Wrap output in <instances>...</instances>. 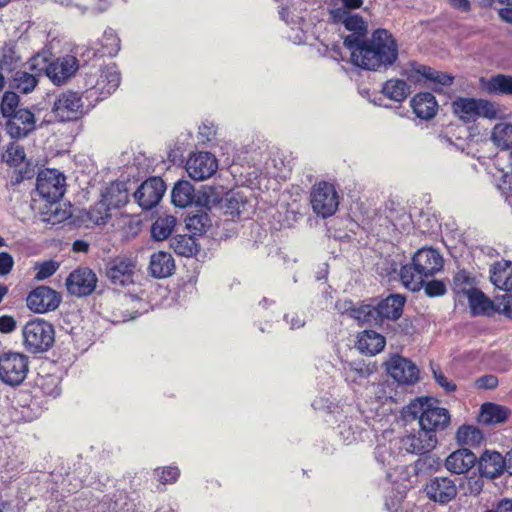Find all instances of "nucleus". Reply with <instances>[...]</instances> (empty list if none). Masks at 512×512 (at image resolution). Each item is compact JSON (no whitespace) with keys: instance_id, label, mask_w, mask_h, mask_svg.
Masks as SVG:
<instances>
[{"instance_id":"bb28decb","label":"nucleus","mask_w":512,"mask_h":512,"mask_svg":"<svg viewBox=\"0 0 512 512\" xmlns=\"http://www.w3.org/2000/svg\"><path fill=\"white\" fill-rule=\"evenodd\" d=\"M411 107L418 118L430 120L436 116L438 103L432 93L422 92L411 99Z\"/></svg>"},{"instance_id":"7c9ffc66","label":"nucleus","mask_w":512,"mask_h":512,"mask_svg":"<svg viewBox=\"0 0 512 512\" xmlns=\"http://www.w3.org/2000/svg\"><path fill=\"white\" fill-rule=\"evenodd\" d=\"M174 269L175 263L170 253L159 251L151 255L149 271L153 277L166 278L173 273Z\"/></svg>"},{"instance_id":"8fccbe9b","label":"nucleus","mask_w":512,"mask_h":512,"mask_svg":"<svg viewBox=\"0 0 512 512\" xmlns=\"http://www.w3.org/2000/svg\"><path fill=\"white\" fill-rule=\"evenodd\" d=\"M220 201V195L215 187L205 186L203 187L200 195L197 197V205L211 208Z\"/></svg>"},{"instance_id":"ea45409f","label":"nucleus","mask_w":512,"mask_h":512,"mask_svg":"<svg viewBox=\"0 0 512 512\" xmlns=\"http://www.w3.org/2000/svg\"><path fill=\"white\" fill-rule=\"evenodd\" d=\"M491 139L500 149H512V124L498 123L492 130Z\"/></svg>"},{"instance_id":"c03bdc74","label":"nucleus","mask_w":512,"mask_h":512,"mask_svg":"<svg viewBox=\"0 0 512 512\" xmlns=\"http://www.w3.org/2000/svg\"><path fill=\"white\" fill-rule=\"evenodd\" d=\"M42 221L55 225L66 220L69 213L66 210L59 208V202L51 207V204H46L45 208L41 210Z\"/></svg>"},{"instance_id":"6e6552de","label":"nucleus","mask_w":512,"mask_h":512,"mask_svg":"<svg viewBox=\"0 0 512 512\" xmlns=\"http://www.w3.org/2000/svg\"><path fill=\"white\" fill-rule=\"evenodd\" d=\"M452 109L464 122L474 121L478 117L493 119L497 115L494 105L483 99L459 97L452 102Z\"/></svg>"},{"instance_id":"f257e3e1","label":"nucleus","mask_w":512,"mask_h":512,"mask_svg":"<svg viewBox=\"0 0 512 512\" xmlns=\"http://www.w3.org/2000/svg\"><path fill=\"white\" fill-rule=\"evenodd\" d=\"M351 63L361 69L382 71L391 67L398 59V44L386 29H376L350 51Z\"/></svg>"},{"instance_id":"13d9d810","label":"nucleus","mask_w":512,"mask_h":512,"mask_svg":"<svg viewBox=\"0 0 512 512\" xmlns=\"http://www.w3.org/2000/svg\"><path fill=\"white\" fill-rule=\"evenodd\" d=\"M335 308L341 314H346L350 318L354 319V311H357L358 306L350 299L338 300L335 304Z\"/></svg>"},{"instance_id":"1a4fd4ad","label":"nucleus","mask_w":512,"mask_h":512,"mask_svg":"<svg viewBox=\"0 0 512 512\" xmlns=\"http://www.w3.org/2000/svg\"><path fill=\"white\" fill-rule=\"evenodd\" d=\"M137 263L129 256L119 255L109 259L105 265V275L115 287H126L134 283Z\"/></svg>"},{"instance_id":"4be33fe9","label":"nucleus","mask_w":512,"mask_h":512,"mask_svg":"<svg viewBox=\"0 0 512 512\" xmlns=\"http://www.w3.org/2000/svg\"><path fill=\"white\" fill-rule=\"evenodd\" d=\"M349 34L343 36V45L349 52L367 38V24L356 14H351L344 23Z\"/></svg>"},{"instance_id":"bf43d9fd","label":"nucleus","mask_w":512,"mask_h":512,"mask_svg":"<svg viewBox=\"0 0 512 512\" xmlns=\"http://www.w3.org/2000/svg\"><path fill=\"white\" fill-rule=\"evenodd\" d=\"M498 383V378L492 374L481 376L475 381V385L477 388L489 390L496 388L498 386Z\"/></svg>"},{"instance_id":"2eb2a0df","label":"nucleus","mask_w":512,"mask_h":512,"mask_svg":"<svg viewBox=\"0 0 512 512\" xmlns=\"http://www.w3.org/2000/svg\"><path fill=\"white\" fill-rule=\"evenodd\" d=\"M45 60L46 58L40 54L31 57L28 61V66L32 72L16 70L9 77L10 87L23 94H28L33 91L37 86L39 77L42 73V71H39L38 69L41 67V62H45Z\"/></svg>"},{"instance_id":"473e14b6","label":"nucleus","mask_w":512,"mask_h":512,"mask_svg":"<svg viewBox=\"0 0 512 512\" xmlns=\"http://www.w3.org/2000/svg\"><path fill=\"white\" fill-rule=\"evenodd\" d=\"M472 315L492 316L496 311L495 304L481 290L475 289L467 296Z\"/></svg>"},{"instance_id":"69168bd1","label":"nucleus","mask_w":512,"mask_h":512,"mask_svg":"<svg viewBox=\"0 0 512 512\" xmlns=\"http://www.w3.org/2000/svg\"><path fill=\"white\" fill-rule=\"evenodd\" d=\"M350 15V12L343 6L330 10V17L335 23H342L344 25L346 18Z\"/></svg>"},{"instance_id":"dca6fc26","label":"nucleus","mask_w":512,"mask_h":512,"mask_svg":"<svg viewBox=\"0 0 512 512\" xmlns=\"http://www.w3.org/2000/svg\"><path fill=\"white\" fill-rule=\"evenodd\" d=\"M424 493L429 500L445 505L456 498L458 488L453 479L446 476H435L426 482Z\"/></svg>"},{"instance_id":"0eeeda50","label":"nucleus","mask_w":512,"mask_h":512,"mask_svg":"<svg viewBox=\"0 0 512 512\" xmlns=\"http://www.w3.org/2000/svg\"><path fill=\"white\" fill-rule=\"evenodd\" d=\"M66 178L56 169H46L39 172L36 179V193L46 203L55 206L65 193Z\"/></svg>"},{"instance_id":"423d86ee","label":"nucleus","mask_w":512,"mask_h":512,"mask_svg":"<svg viewBox=\"0 0 512 512\" xmlns=\"http://www.w3.org/2000/svg\"><path fill=\"white\" fill-rule=\"evenodd\" d=\"M29 372V357L20 352H5L0 355V380L16 387L21 385Z\"/></svg>"},{"instance_id":"f3484780","label":"nucleus","mask_w":512,"mask_h":512,"mask_svg":"<svg viewBox=\"0 0 512 512\" xmlns=\"http://www.w3.org/2000/svg\"><path fill=\"white\" fill-rule=\"evenodd\" d=\"M166 185L160 177H150L134 192L133 197L144 210L155 207L162 199Z\"/></svg>"},{"instance_id":"0e129e2a","label":"nucleus","mask_w":512,"mask_h":512,"mask_svg":"<svg viewBox=\"0 0 512 512\" xmlns=\"http://www.w3.org/2000/svg\"><path fill=\"white\" fill-rule=\"evenodd\" d=\"M216 135V128L213 123H203L202 126L199 127V136L201 137L202 142L211 141Z\"/></svg>"},{"instance_id":"aec40b11","label":"nucleus","mask_w":512,"mask_h":512,"mask_svg":"<svg viewBox=\"0 0 512 512\" xmlns=\"http://www.w3.org/2000/svg\"><path fill=\"white\" fill-rule=\"evenodd\" d=\"M387 372L400 384H414L419 379L418 367L409 359L394 355L387 362Z\"/></svg>"},{"instance_id":"c756f323","label":"nucleus","mask_w":512,"mask_h":512,"mask_svg":"<svg viewBox=\"0 0 512 512\" xmlns=\"http://www.w3.org/2000/svg\"><path fill=\"white\" fill-rule=\"evenodd\" d=\"M357 338L358 350L371 356L380 353L386 344L384 336L373 330H364Z\"/></svg>"},{"instance_id":"774afa93","label":"nucleus","mask_w":512,"mask_h":512,"mask_svg":"<svg viewBox=\"0 0 512 512\" xmlns=\"http://www.w3.org/2000/svg\"><path fill=\"white\" fill-rule=\"evenodd\" d=\"M493 510L494 512H512V499L504 498L500 500Z\"/></svg>"},{"instance_id":"393cba45","label":"nucleus","mask_w":512,"mask_h":512,"mask_svg":"<svg viewBox=\"0 0 512 512\" xmlns=\"http://www.w3.org/2000/svg\"><path fill=\"white\" fill-rule=\"evenodd\" d=\"M409 66L410 71L407 75L411 80L420 81L419 77H422L442 86H449L453 83L454 77L450 74L436 71L429 66L418 64L417 62H410Z\"/></svg>"},{"instance_id":"a19ab883","label":"nucleus","mask_w":512,"mask_h":512,"mask_svg":"<svg viewBox=\"0 0 512 512\" xmlns=\"http://www.w3.org/2000/svg\"><path fill=\"white\" fill-rule=\"evenodd\" d=\"M484 87L492 94L512 95V76L497 74L492 76Z\"/></svg>"},{"instance_id":"de8ad7c7","label":"nucleus","mask_w":512,"mask_h":512,"mask_svg":"<svg viewBox=\"0 0 512 512\" xmlns=\"http://www.w3.org/2000/svg\"><path fill=\"white\" fill-rule=\"evenodd\" d=\"M23 109L19 106V96L12 91H6L2 97L0 110L2 117L10 116L17 110Z\"/></svg>"},{"instance_id":"603ef678","label":"nucleus","mask_w":512,"mask_h":512,"mask_svg":"<svg viewBox=\"0 0 512 512\" xmlns=\"http://www.w3.org/2000/svg\"><path fill=\"white\" fill-rule=\"evenodd\" d=\"M4 157L10 166L16 167L25 159L24 148L18 144H11L7 147Z\"/></svg>"},{"instance_id":"4c0bfd02","label":"nucleus","mask_w":512,"mask_h":512,"mask_svg":"<svg viewBox=\"0 0 512 512\" xmlns=\"http://www.w3.org/2000/svg\"><path fill=\"white\" fill-rule=\"evenodd\" d=\"M483 439L482 431L473 425H462L456 432V441L462 446H478Z\"/></svg>"},{"instance_id":"a18cd8bd","label":"nucleus","mask_w":512,"mask_h":512,"mask_svg":"<svg viewBox=\"0 0 512 512\" xmlns=\"http://www.w3.org/2000/svg\"><path fill=\"white\" fill-rule=\"evenodd\" d=\"M60 380L54 375L40 376L37 385L45 395L56 397L60 394Z\"/></svg>"},{"instance_id":"b1692460","label":"nucleus","mask_w":512,"mask_h":512,"mask_svg":"<svg viewBox=\"0 0 512 512\" xmlns=\"http://www.w3.org/2000/svg\"><path fill=\"white\" fill-rule=\"evenodd\" d=\"M476 455L467 448L452 452L445 460V468L454 474L467 473L476 465Z\"/></svg>"},{"instance_id":"a211bd4d","label":"nucleus","mask_w":512,"mask_h":512,"mask_svg":"<svg viewBox=\"0 0 512 512\" xmlns=\"http://www.w3.org/2000/svg\"><path fill=\"white\" fill-rule=\"evenodd\" d=\"M217 169V159L210 152L193 154L186 162L188 175L196 181H203L210 178Z\"/></svg>"},{"instance_id":"c85d7f7f","label":"nucleus","mask_w":512,"mask_h":512,"mask_svg":"<svg viewBox=\"0 0 512 512\" xmlns=\"http://www.w3.org/2000/svg\"><path fill=\"white\" fill-rule=\"evenodd\" d=\"M406 298L400 294H391L376 304L382 319L396 321L402 313Z\"/></svg>"},{"instance_id":"338daca9","label":"nucleus","mask_w":512,"mask_h":512,"mask_svg":"<svg viewBox=\"0 0 512 512\" xmlns=\"http://www.w3.org/2000/svg\"><path fill=\"white\" fill-rule=\"evenodd\" d=\"M240 204L242 207L245 206L246 201L242 197H236L232 196L229 199V208L232 209V213H236L237 215H240L242 213V209L240 207Z\"/></svg>"},{"instance_id":"58836bf2","label":"nucleus","mask_w":512,"mask_h":512,"mask_svg":"<svg viewBox=\"0 0 512 512\" xmlns=\"http://www.w3.org/2000/svg\"><path fill=\"white\" fill-rule=\"evenodd\" d=\"M170 247L181 256L190 257L197 253L195 239L190 235H176L170 239Z\"/></svg>"},{"instance_id":"6ab92c4d","label":"nucleus","mask_w":512,"mask_h":512,"mask_svg":"<svg viewBox=\"0 0 512 512\" xmlns=\"http://www.w3.org/2000/svg\"><path fill=\"white\" fill-rule=\"evenodd\" d=\"M4 118L5 131L13 139L25 138L35 130V116L27 108L17 110Z\"/></svg>"},{"instance_id":"39448f33","label":"nucleus","mask_w":512,"mask_h":512,"mask_svg":"<svg viewBox=\"0 0 512 512\" xmlns=\"http://www.w3.org/2000/svg\"><path fill=\"white\" fill-rule=\"evenodd\" d=\"M120 72L116 65H108L103 69L86 75L85 87L89 97L104 99L111 95L120 84Z\"/></svg>"},{"instance_id":"3c124183","label":"nucleus","mask_w":512,"mask_h":512,"mask_svg":"<svg viewBox=\"0 0 512 512\" xmlns=\"http://www.w3.org/2000/svg\"><path fill=\"white\" fill-rule=\"evenodd\" d=\"M60 264L54 260H48L36 263L34 269L36 271L35 279L38 281L45 280L56 273Z\"/></svg>"},{"instance_id":"f8f14e48","label":"nucleus","mask_w":512,"mask_h":512,"mask_svg":"<svg viewBox=\"0 0 512 512\" xmlns=\"http://www.w3.org/2000/svg\"><path fill=\"white\" fill-rule=\"evenodd\" d=\"M78 69V59L73 55H65L54 59L49 64L41 62L38 70L44 71L53 84L60 86L65 84Z\"/></svg>"},{"instance_id":"f704fd0d","label":"nucleus","mask_w":512,"mask_h":512,"mask_svg":"<svg viewBox=\"0 0 512 512\" xmlns=\"http://www.w3.org/2000/svg\"><path fill=\"white\" fill-rule=\"evenodd\" d=\"M354 320L359 326H382V319L377 305L362 303L354 311Z\"/></svg>"},{"instance_id":"4468645a","label":"nucleus","mask_w":512,"mask_h":512,"mask_svg":"<svg viewBox=\"0 0 512 512\" xmlns=\"http://www.w3.org/2000/svg\"><path fill=\"white\" fill-rule=\"evenodd\" d=\"M62 296L56 290L41 285L29 292L26 297L27 308L37 314L55 311L61 304Z\"/></svg>"},{"instance_id":"412c9836","label":"nucleus","mask_w":512,"mask_h":512,"mask_svg":"<svg viewBox=\"0 0 512 512\" xmlns=\"http://www.w3.org/2000/svg\"><path fill=\"white\" fill-rule=\"evenodd\" d=\"M477 468L481 477L495 479L503 474L507 469L506 458L495 450L486 449L479 458H477Z\"/></svg>"},{"instance_id":"37998d69","label":"nucleus","mask_w":512,"mask_h":512,"mask_svg":"<svg viewBox=\"0 0 512 512\" xmlns=\"http://www.w3.org/2000/svg\"><path fill=\"white\" fill-rule=\"evenodd\" d=\"M100 43L101 50L99 53L101 56L113 57L120 50V39L112 29H107L104 31Z\"/></svg>"},{"instance_id":"c9c22d12","label":"nucleus","mask_w":512,"mask_h":512,"mask_svg":"<svg viewBox=\"0 0 512 512\" xmlns=\"http://www.w3.org/2000/svg\"><path fill=\"white\" fill-rule=\"evenodd\" d=\"M381 92L395 102H402L409 95L410 88L404 80L389 79L383 84Z\"/></svg>"},{"instance_id":"680f3d73","label":"nucleus","mask_w":512,"mask_h":512,"mask_svg":"<svg viewBox=\"0 0 512 512\" xmlns=\"http://www.w3.org/2000/svg\"><path fill=\"white\" fill-rule=\"evenodd\" d=\"M17 327V322L13 316L10 315H2L0 316V332L1 333H11Z\"/></svg>"},{"instance_id":"ddd939ff","label":"nucleus","mask_w":512,"mask_h":512,"mask_svg":"<svg viewBox=\"0 0 512 512\" xmlns=\"http://www.w3.org/2000/svg\"><path fill=\"white\" fill-rule=\"evenodd\" d=\"M98 283L95 272L88 267L74 269L65 280L67 292L77 298L91 295Z\"/></svg>"},{"instance_id":"864d4df0","label":"nucleus","mask_w":512,"mask_h":512,"mask_svg":"<svg viewBox=\"0 0 512 512\" xmlns=\"http://www.w3.org/2000/svg\"><path fill=\"white\" fill-rule=\"evenodd\" d=\"M425 291V294L428 297H439L446 294V285L443 281L440 280H425V284L422 287Z\"/></svg>"},{"instance_id":"a878e982","label":"nucleus","mask_w":512,"mask_h":512,"mask_svg":"<svg viewBox=\"0 0 512 512\" xmlns=\"http://www.w3.org/2000/svg\"><path fill=\"white\" fill-rule=\"evenodd\" d=\"M128 198L129 189L123 181L110 183L101 194V199L110 210L121 208L128 202Z\"/></svg>"},{"instance_id":"4d7b16f0","label":"nucleus","mask_w":512,"mask_h":512,"mask_svg":"<svg viewBox=\"0 0 512 512\" xmlns=\"http://www.w3.org/2000/svg\"><path fill=\"white\" fill-rule=\"evenodd\" d=\"M433 376L439 386L446 392H453L456 390V384L449 381L440 369L432 368Z\"/></svg>"},{"instance_id":"6e6d98bb","label":"nucleus","mask_w":512,"mask_h":512,"mask_svg":"<svg viewBox=\"0 0 512 512\" xmlns=\"http://www.w3.org/2000/svg\"><path fill=\"white\" fill-rule=\"evenodd\" d=\"M20 62V58L14 53L4 54L0 60V69L2 73L13 74Z\"/></svg>"},{"instance_id":"5fc2aeb1","label":"nucleus","mask_w":512,"mask_h":512,"mask_svg":"<svg viewBox=\"0 0 512 512\" xmlns=\"http://www.w3.org/2000/svg\"><path fill=\"white\" fill-rule=\"evenodd\" d=\"M155 473L159 477V481L166 485L168 483H174L178 479L180 470L176 466H168L162 469H156Z\"/></svg>"},{"instance_id":"e433bc0d","label":"nucleus","mask_w":512,"mask_h":512,"mask_svg":"<svg viewBox=\"0 0 512 512\" xmlns=\"http://www.w3.org/2000/svg\"><path fill=\"white\" fill-rule=\"evenodd\" d=\"M176 222L172 215L159 216L151 227L152 238L156 241L166 240L173 232Z\"/></svg>"},{"instance_id":"79ce46f5","label":"nucleus","mask_w":512,"mask_h":512,"mask_svg":"<svg viewBox=\"0 0 512 512\" xmlns=\"http://www.w3.org/2000/svg\"><path fill=\"white\" fill-rule=\"evenodd\" d=\"M474 285L475 278L472 277L471 274L464 269L459 270L453 276L452 289L455 294H463L465 296H468V294H470L473 290L476 289Z\"/></svg>"},{"instance_id":"cd10ccee","label":"nucleus","mask_w":512,"mask_h":512,"mask_svg":"<svg viewBox=\"0 0 512 512\" xmlns=\"http://www.w3.org/2000/svg\"><path fill=\"white\" fill-rule=\"evenodd\" d=\"M510 416V410L503 406L492 402H486L481 405L478 422L486 425H497L504 423Z\"/></svg>"},{"instance_id":"72a5a7b5","label":"nucleus","mask_w":512,"mask_h":512,"mask_svg":"<svg viewBox=\"0 0 512 512\" xmlns=\"http://www.w3.org/2000/svg\"><path fill=\"white\" fill-rule=\"evenodd\" d=\"M171 199L172 203L179 208L192 205L196 199L193 185L187 180L178 181L172 189Z\"/></svg>"},{"instance_id":"7ed1b4c3","label":"nucleus","mask_w":512,"mask_h":512,"mask_svg":"<svg viewBox=\"0 0 512 512\" xmlns=\"http://www.w3.org/2000/svg\"><path fill=\"white\" fill-rule=\"evenodd\" d=\"M436 400L429 397L416 398L405 408L407 416L418 419L420 427L429 434L444 430L450 423L449 411L435 405Z\"/></svg>"},{"instance_id":"09e8293b","label":"nucleus","mask_w":512,"mask_h":512,"mask_svg":"<svg viewBox=\"0 0 512 512\" xmlns=\"http://www.w3.org/2000/svg\"><path fill=\"white\" fill-rule=\"evenodd\" d=\"M110 209L101 199L99 202L95 203L94 206L90 208L88 211L89 219L97 225L105 224L106 221L110 218Z\"/></svg>"},{"instance_id":"f03ea898","label":"nucleus","mask_w":512,"mask_h":512,"mask_svg":"<svg viewBox=\"0 0 512 512\" xmlns=\"http://www.w3.org/2000/svg\"><path fill=\"white\" fill-rule=\"evenodd\" d=\"M443 257L433 248L419 249L412 257L410 263L400 269V280L405 288L418 292L425 284V280L434 277L443 268Z\"/></svg>"},{"instance_id":"49530a36","label":"nucleus","mask_w":512,"mask_h":512,"mask_svg":"<svg viewBox=\"0 0 512 512\" xmlns=\"http://www.w3.org/2000/svg\"><path fill=\"white\" fill-rule=\"evenodd\" d=\"M210 219L207 213H200L188 216L186 219L187 228L194 234H202L210 226Z\"/></svg>"},{"instance_id":"2f4dec72","label":"nucleus","mask_w":512,"mask_h":512,"mask_svg":"<svg viewBox=\"0 0 512 512\" xmlns=\"http://www.w3.org/2000/svg\"><path fill=\"white\" fill-rule=\"evenodd\" d=\"M490 280L500 290H512V263L500 261L490 268Z\"/></svg>"},{"instance_id":"5701e85b","label":"nucleus","mask_w":512,"mask_h":512,"mask_svg":"<svg viewBox=\"0 0 512 512\" xmlns=\"http://www.w3.org/2000/svg\"><path fill=\"white\" fill-rule=\"evenodd\" d=\"M437 437L435 434H429L420 427L417 434L407 435L402 439V445L408 453L424 454L435 448Z\"/></svg>"},{"instance_id":"20e7f679","label":"nucleus","mask_w":512,"mask_h":512,"mask_svg":"<svg viewBox=\"0 0 512 512\" xmlns=\"http://www.w3.org/2000/svg\"><path fill=\"white\" fill-rule=\"evenodd\" d=\"M22 344L26 351L38 354L48 351L55 341L54 326L42 319L34 318L22 327Z\"/></svg>"},{"instance_id":"e2e57ef3","label":"nucleus","mask_w":512,"mask_h":512,"mask_svg":"<svg viewBox=\"0 0 512 512\" xmlns=\"http://www.w3.org/2000/svg\"><path fill=\"white\" fill-rule=\"evenodd\" d=\"M484 483L480 478H469L467 482V494L478 496L483 490Z\"/></svg>"},{"instance_id":"052dcab7","label":"nucleus","mask_w":512,"mask_h":512,"mask_svg":"<svg viewBox=\"0 0 512 512\" xmlns=\"http://www.w3.org/2000/svg\"><path fill=\"white\" fill-rule=\"evenodd\" d=\"M14 260L8 252L0 253V276L9 274L13 268Z\"/></svg>"},{"instance_id":"9d476101","label":"nucleus","mask_w":512,"mask_h":512,"mask_svg":"<svg viewBox=\"0 0 512 512\" xmlns=\"http://www.w3.org/2000/svg\"><path fill=\"white\" fill-rule=\"evenodd\" d=\"M313 211L323 218L332 216L338 209V194L334 186L322 181L315 184L310 194Z\"/></svg>"},{"instance_id":"9b49d317","label":"nucleus","mask_w":512,"mask_h":512,"mask_svg":"<svg viewBox=\"0 0 512 512\" xmlns=\"http://www.w3.org/2000/svg\"><path fill=\"white\" fill-rule=\"evenodd\" d=\"M83 107L80 94L68 90L55 98L52 113L61 122L75 121L83 115Z\"/></svg>"}]
</instances>
